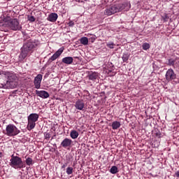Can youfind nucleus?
<instances>
[{"instance_id":"1","label":"nucleus","mask_w":179,"mask_h":179,"mask_svg":"<svg viewBox=\"0 0 179 179\" xmlns=\"http://www.w3.org/2000/svg\"><path fill=\"white\" fill-rule=\"evenodd\" d=\"M38 45H40V41L36 39H30L24 43L19 56L20 61H23L27 57H29V55L33 52V50L37 48Z\"/></svg>"},{"instance_id":"2","label":"nucleus","mask_w":179,"mask_h":179,"mask_svg":"<svg viewBox=\"0 0 179 179\" xmlns=\"http://www.w3.org/2000/svg\"><path fill=\"white\" fill-rule=\"evenodd\" d=\"M129 9H131V3L128 1H125L124 3L115 4L108 7L105 10V15H107V16H111V15H114V13H117L118 12H122V10L128 12Z\"/></svg>"},{"instance_id":"3","label":"nucleus","mask_w":179,"mask_h":179,"mask_svg":"<svg viewBox=\"0 0 179 179\" xmlns=\"http://www.w3.org/2000/svg\"><path fill=\"white\" fill-rule=\"evenodd\" d=\"M0 76L8 79L6 80V89H15V87H16V83L14 82L15 79H16V76H15L13 73L9 71H2Z\"/></svg>"},{"instance_id":"4","label":"nucleus","mask_w":179,"mask_h":179,"mask_svg":"<svg viewBox=\"0 0 179 179\" xmlns=\"http://www.w3.org/2000/svg\"><path fill=\"white\" fill-rule=\"evenodd\" d=\"M10 166L13 167V169H24L26 165L22 160V158L14 156L13 155L11 156V159H10Z\"/></svg>"},{"instance_id":"5","label":"nucleus","mask_w":179,"mask_h":179,"mask_svg":"<svg viewBox=\"0 0 179 179\" xmlns=\"http://www.w3.org/2000/svg\"><path fill=\"white\" fill-rule=\"evenodd\" d=\"M20 134V130L13 124L6 126L5 135L7 136H16Z\"/></svg>"},{"instance_id":"6","label":"nucleus","mask_w":179,"mask_h":179,"mask_svg":"<svg viewBox=\"0 0 179 179\" xmlns=\"http://www.w3.org/2000/svg\"><path fill=\"white\" fill-rule=\"evenodd\" d=\"M8 26L11 30H20L22 29V26H20L19 21L17 19L15 18L13 19L11 21L9 22Z\"/></svg>"},{"instance_id":"7","label":"nucleus","mask_w":179,"mask_h":179,"mask_svg":"<svg viewBox=\"0 0 179 179\" xmlns=\"http://www.w3.org/2000/svg\"><path fill=\"white\" fill-rule=\"evenodd\" d=\"M165 76H166V80H168V82H170V80H173V79H176V78L174 71L171 69H169L166 71Z\"/></svg>"},{"instance_id":"8","label":"nucleus","mask_w":179,"mask_h":179,"mask_svg":"<svg viewBox=\"0 0 179 179\" xmlns=\"http://www.w3.org/2000/svg\"><path fill=\"white\" fill-rule=\"evenodd\" d=\"M41 80H43V75L38 74L34 78V86L36 89L41 87Z\"/></svg>"},{"instance_id":"9","label":"nucleus","mask_w":179,"mask_h":179,"mask_svg":"<svg viewBox=\"0 0 179 179\" xmlns=\"http://www.w3.org/2000/svg\"><path fill=\"white\" fill-rule=\"evenodd\" d=\"M64 50H65V48H64V47L60 48L49 59V61H51V62H52V61H55V59H57V58H59V57H61V55L62 54V52H64Z\"/></svg>"},{"instance_id":"10","label":"nucleus","mask_w":179,"mask_h":179,"mask_svg":"<svg viewBox=\"0 0 179 179\" xmlns=\"http://www.w3.org/2000/svg\"><path fill=\"white\" fill-rule=\"evenodd\" d=\"M72 140L71 138H66L61 143V147L66 149L67 148H72Z\"/></svg>"},{"instance_id":"11","label":"nucleus","mask_w":179,"mask_h":179,"mask_svg":"<svg viewBox=\"0 0 179 179\" xmlns=\"http://www.w3.org/2000/svg\"><path fill=\"white\" fill-rule=\"evenodd\" d=\"M36 94H37L39 97H41V99H48V97H50V94H48L47 91L44 90H36Z\"/></svg>"},{"instance_id":"12","label":"nucleus","mask_w":179,"mask_h":179,"mask_svg":"<svg viewBox=\"0 0 179 179\" xmlns=\"http://www.w3.org/2000/svg\"><path fill=\"white\" fill-rule=\"evenodd\" d=\"M75 107L77 110H83L85 108V102L82 99H78L75 103Z\"/></svg>"},{"instance_id":"13","label":"nucleus","mask_w":179,"mask_h":179,"mask_svg":"<svg viewBox=\"0 0 179 179\" xmlns=\"http://www.w3.org/2000/svg\"><path fill=\"white\" fill-rule=\"evenodd\" d=\"M62 62L66 65H71L73 62V57H66L62 59Z\"/></svg>"},{"instance_id":"14","label":"nucleus","mask_w":179,"mask_h":179,"mask_svg":"<svg viewBox=\"0 0 179 179\" xmlns=\"http://www.w3.org/2000/svg\"><path fill=\"white\" fill-rule=\"evenodd\" d=\"M57 19H58V14L55 13H50L47 20L49 21V22H57Z\"/></svg>"},{"instance_id":"15","label":"nucleus","mask_w":179,"mask_h":179,"mask_svg":"<svg viewBox=\"0 0 179 179\" xmlns=\"http://www.w3.org/2000/svg\"><path fill=\"white\" fill-rule=\"evenodd\" d=\"M98 78H99V73L97 72L91 73L88 76L89 80H92L93 82H96Z\"/></svg>"},{"instance_id":"16","label":"nucleus","mask_w":179,"mask_h":179,"mask_svg":"<svg viewBox=\"0 0 179 179\" xmlns=\"http://www.w3.org/2000/svg\"><path fill=\"white\" fill-rule=\"evenodd\" d=\"M38 115H37V113H31L28 117V120L32 121L34 122H36V121H38Z\"/></svg>"},{"instance_id":"17","label":"nucleus","mask_w":179,"mask_h":179,"mask_svg":"<svg viewBox=\"0 0 179 179\" xmlns=\"http://www.w3.org/2000/svg\"><path fill=\"white\" fill-rule=\"evenodd\" d=\"M3 78L5 77L0 76V88L6 89V81L8 80H3Z\"/></svg>"},{"instance_id":"18","label":"nucleus","mask_w":179,"mask_h":179,"mask_svg":"<svg viewBox=\"0 0 179 179\" xmlns=\"http://www.w3.org/2000/svg\"><path fill=\"white\" fill-rule=\"evenodd\" d=\"M34 127H36V122H33L31 120H28V130L31 131V129H34Z\"/></svg>"},{"instance_id":"19","label":"nucleus","mask_w":179,"mask_h":179,"mask_svg":"<svg viewBox=\"0 0 179 179\" xmlns=\"http://www.w3.org/2000/svg\"><path fill=\"white\" fill-rule=\"evenodd\" d=\"M70 136L72 139H77L78 136H79V132L76 131V130H72L70 133Z\"/></svg>"},{"instance_id":"20","label":"nucleus","mask_w":179,"mask_h":179,"mask_svg":"<svg viewBox=\"0 0 179 179\" xmlns=\"http://www.w3.org/2000/svg\"><path fill=\"white\" fill-rule=\"evenodd\" d=\"M80 43L83 44V45H87V44H89V39L87 37H82L80 39Z\"/></svg>"},{"instance_id":"21","label":"nucleus","mask_w":179,"mask_h":179,"mask_svg":"<svg viewBox=\"0 0 179 179\" xmlns=\"http://www.w3.org/2000/svg\"><path fill=\"white\" fill-rule=\"evenodd\" d=\"M121 127V123L120 122L115 121L112 123L113 129H118Z\"/></svg>"},{"instance_id":"22","label":"nucleus","mask_w":179,"mask_h":179,"mask_svg":"<svg viewBox=\"0 0 179 179\" xmlns=\"http://www.w3.org/2000/svg\"><path fill=\"white\" fill-rule=\"evenodd\" d=\"M25 163L27 166H33V163H34V161H33V159H31V157H28L25 160Z\"/></svg>"},{"instance_id":"23","label":"nucleus","mask_w":179,"mask_h":179,"mask_svg":"<svg viewBox=\"0 0 179 179\" xmlns=\"http://www.w3.org/2000/svg\"><path fill=\"white\" fill-rule=\"evenodd\" d=\"M110 173L111 174H117L118 173V168L115 166H112L110 169Z\"/></svg>"},{"instance_id":"24","label":"nucleus","mask_w":179,"mask_h":179,"mask_svg":"<svg viewBox=\"0 0 179 179\" xmlns=\"http://www.w3.org/2000/svg\"><path fill=\"white\" fill-rule=\"evenodd\" d=\"M122 59L123 62H127L128 59H129V55L128 53H124L122 57Z\"/></svg>"},{"instance_id":"25","label":"nucleus","mask_w":179,"mask_h":179,"mask_svg":"<svg viewBox=\"0 0 179 179\" xmlns=\"http://www.w3.org/2000/svg\"><path fill=\"white\" fill-rule=\"evenodd\" d=\"M143 50H144L145 51H148V50H149V48H150V44H149L148 43H144L142 45Z\"/></svg>"},{"instance_id":"26","label":"nucleus","mask_w":179,"mask_h":179,"mask_svg":"<svg viewBox=\"0 0 179 179\" xmlns=\"http://www.w3.org/2000/svg\"><path fill=\"white\" fill-rule=\"evenodd\" d=\"M66 174H68V176H71V174H72L73 173V168L69 166L66 169Z\"/></svg>"},{"instance_id":"27","label":"nucleus","mask_w":179,"mask_h":179,"mask_svg":"<svg viewBox=\"0 0 179 179\" xmlns=\"http://www.w3.org/2000/svg\"><path fill=\"white\" fill-rule=\"evenodd\" d=\"M27 20L31 23H33V22H36V18L33 15H27Z\"/></svg>"},{"instance_id":"28","label":"nucleus","mask_w":179,"mask_h":179,"mask_svg":"<svg viewBox=\"0 0 179 179\" xmlns=\"http://www.w3.org/2000/svg\"><path fill=\"white\" fill-rule=\"evenodd\" d=\"M106 46L113 50V48L115 47V45L113 43V42H108L106 43Z\"/></svg>"},{"instance_id":"29","label":"nucleus","mask_w":179,"mask_h":179,"mask_svg":"<svg viewBox=\"0 0 179 179\" xmlns=\"http://www.w3.org/2000/svg\"><path fill=\"white\" fill-rule=\"evenodd\" d=\"M169 65L174 66V64H176V61H174V59H170L169 60Z\"/></svg>"},{"instance_id":"30","label":"nucleus","mask_w":179,"mask_h":179,"mask_svg":"<svg viewBox=\"0 0 179 179\" xmlns=\"http://www.w3.org/2000/svg\"><path fill=\"white\" fill-rule=\"evenodd\" d=\"M45 139H50V138H51V134H50V133H45Z\"/></svg>"},{"instance_id":"31","label":"nucleus","mask_w":179,"mask_h":179,"mask_svg":"<svg viewBox=\"0 0 179 179\" xmlns=\"http://www.w3.org/2000/svg\"><path fill=\"white\" fill-rule=\"evenodd\" d=\"M69 27H73V26H75V22H73V21H70L69 22Z\"/></svg>"},{"instance_id":"32","label":"nucleus","mask_w":179,"mask_h":179,"mask_svg":"<svg viewBox=\"0 0 179 179\" xmlns=\"http://www.w3.org/2000/svg\"><path fill=\"white\" fill-rule=\"evenodd\" d=\"M145 115L147 116V120H150V118H152V116L148 115V113H145Z\"/></svg>"},{"instance_id":"33","label":"nucleus","mask_w":179,"mask_h":179,"mask_svg":"<svg viewBox=\"0 0 179 179\" xmlns=\"http://www.w3.org/2000/svg\"><path fill=\"white\" fill-rule=\"evenodd\" d=\"M67 164H64L62 166V169H65V167H66Z\"/></svg>"},{"instance_id":"34","label":"nucleus","mask_w":179,"mask_h":179,"mask_svg":"<svg viewBox=\"0 0 179 179\" xmlns=\"http://www.w3.org/2000/svg\"><path fill=\"white\" fill-rule=\"evenodd\" d=\"M94 40H96V38H94V37L91 38V42L92 43H94Z\"/></svg>"},{"instance_id":"35","label":"nucleus","mask_w":179,"mask_h":179,"mask_svg":"<svg viewBox=\"0 0 179 179\" xmlns=\"http://www.w3.org/2000/svg\"><path fill=\"white\" fill-rule=\"evenodd\" d=\"M2 156H3V154L2 152H1V150H0V159H1V157H2Z\"/></svg>"},{"instance_id":"36","label":"nucleus","mask_w":179,"mask_h":179,"mask_svg":"<svg viewBox=\"0 0 179 179\" xmlns=\"http://www.w3.org/2000/svg\"><path fill=\"white\" fill-rule=\"evenodd\" d=\"M176 177H179V171H177V172L176 173Z\"/></svg>"},{"instance_id":"37","label":"nucleus","mask_w":179,"mask_h":179,"mask_svg":"<svg viewBox=\"0 0 179 179\" xmlns=\"http://www.w3.org/2000/svg\"><path fill=\"white\" fill-rule=\"evenodd\" d=\"M85 1H87V0H85Z\"/></svg>"}]
</instances>
